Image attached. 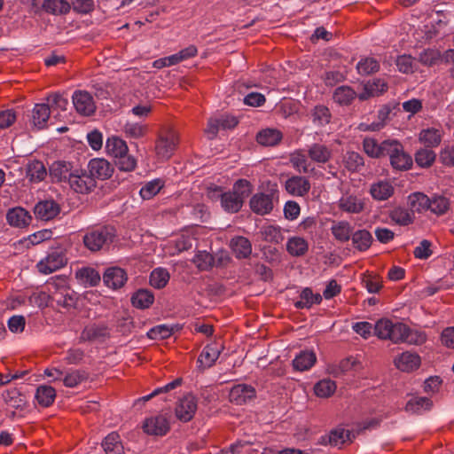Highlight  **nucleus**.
<instances>
[{
    "label": "nucleus",
    "mask_w": 454,
    "mask_h": 454,
    "mask_svg": "<svg viewBox=\"0 0 454 454\" xmlns=\"http://www.w3.org/2000/svg\"><path fill=\"white\" fill-rule=\"evenodd\" d=\"M106 151L121 171L131 172L137 168V159L129 153V147L123 139L115 136L108 137Z\"/></svg>",
    "instance_id": "obj_1"
},
{
    "label": "nucleus",
    "mask_w": 454,
    "mask_h": 454,
    "mask_svg": "<svg viewBox=\"0 0 454 454\" xmlns=\"http://www.w3.org/2000/svg\"><path fill=\"white\" fill-rule=\"evenodd\" d=\"M116 236L114 227L111 225H98L87 229L83 235L84 247L91 252H98L113 243Z\"/></svg>",
    "instance_id": "obj_2"
},
{
    "label": "nucleus",
    "mask_w": 454,
    "mask_h": 454,
    "mask_svg": "<svg viewBox=\"0 0 454 454\" xmlns=\"http://www.w3.org/2000/svg\"><path fill=\"white\" fill-rule=\"evenodd\" d=\"M251 193V184L246 179L238 180L232 192H225L223 195L221 206L228 213L239 212L244 203V200Z\"/></svg>",
    "instance_id": "obj_3"
},
{
    "label": "nucleus",
    "mask_w": 454,
    "mask_h": 454,
    "mask_svg": "<svg viewBox=\"0 0 454 454\" xmlns=\"http://www.w3.org/2000/svg\"><path fill=\"white\" fill-rule=\"evenodd\" d=\"M179 144V135L173 129L161 131L155 142V153L160 160H168L172 157Z\"/></svg>",
    "instance_id": "obj_4"
},
{
    "label": "nucleus",
    "mask_w": 454,
    "mask_h": 454,
    "mask_svg": "<svg viewBox=\"0 0 454 454\" xmlns=\"http://www.w3.org/2000/svg\"><path fill=\"white\" fill-rule=\"evenodd\" d=\"M405 324L394 323L388 318L378 320L373 327L374 334L380 340H389L393 343H401L402 333H404Z\"/></svg>",
    "instance_id": "obj_5"
},
{
    "label": "nucleus",
    "mask_w": 454,
    "mask_h": 454,
    "mask_svg": "<svg viewBox=\"0 0 454 454\" xmlns=\"http://www.w3.org/2000/svg\"><path fill=\"white\" fill-rule=\"evenodd\" d=\"M67 262V259L64 251L60 248L51 250L47 255L39 261L36 268L40 273L51 274L62 267Z\"/></svg>",
    "instance_id": "obj_6"
},
{
    "label": "nucleus",
    "mask_w": 454,
    "mask_h": 454,
    "mask_svg": "<svg viewBox=\"0 0 454 454\" xmlns=\"http://www.w3.org/2000/svg\"><path fill=\"white\" fill-rule=\"evenodd\" d=\"M198 409V400L192 394H185L176 403L175 415L182 422L191 421Z\"/></svg>",
    "instance_id": "obj_7"
},
{
    "label": "nucleus",
    "mask_w": 454,
    "mask_h": 454,
    "mask_svg": "<svg viewBox=\"0 0 454 454\" xmlns=\"http://www.w3.org/2000/svg\"><path fill=\"white\" fill-rule=\"evenodd\" d=\"M73 104L78 114L83 116H90L96 111V105L91 94L84 90L74 92Z\"/></svg>",
    "instance_id": "obj_8"
},
{
    "label": "nucleus",
    "mask_w": 454,
    "mask_h": 454,
    "mask_svg": "<svg viewBox=\"0 0 454 454\" xmlns=\"http://www.w3.org/2000/svg\"><path fill=\"white\" fill-rule=\"evenodd\" d=\"M255 388L248 384H237L229 392V401L236 405H242L254 399Z\"/></svg>",
    "instance_id": "obj_9"
},
{
    "label": "nucleus",
    "mask_w": 454,
    "mask_h": 454,
    "mask_svg": "<svg viewBox=\"0 0 454 454\" xmlns=\"http://www.w3.org/2000/svg\"><path fill=\"white\" fill-rule=\"evenodd\" d=\"M68 184L76 192L87 193L96 186L95 179L85 172L76 171L69 177Z\"/></svg>",
    "instance_id": "obj_10"
},
{
    "label": "nucleus",
    "mask_w": 454,
    "mask_h": 454,
    "mask_svg": "<svg viewBox=\"0 0 454 454\" xmlns=\"http://www.w3.org/2000/svg\"><path fill=\"white\" fill-rule=\"evenodd\" d=\"M310 183L309 179L302 176H293L285 183L286 191L292 196L303 197L307 195L310 190Z\"/></svg>",
    "instance_id": "obj_11"
},
{
    "label": "nucleus",
    "mask_w": 454,
    "mask_h": 454,
    "mask_svg": "<svg viewBox=\"0 0 454 454\" xmlns=\"http://www.w3.org/2000/svg\"><path fill=\"white\" fill-rule=\"evenodd\" d=\"M49 285L54 286L56 291L52 293L54 301L64 308H71L74 306L75 297L73 291L66 286L65 280H60V283L52 282Z\"/></svg>",
    "instance_id": "obj_12"
},
{
    "label": "nucleus",
    "mask_w": 454,
    "mask_h": 454,
    "mask_svg": "<svg viewBox=\"0 0 454 454\" xmlns=\"http://www.w3.org/2000/svg\"><path fill=\"white\" fill-rule=\"evenodd\" d=\"M143 428L147 434L164 435L169 430V423L164 415H157L146 419Z\"/></svg>",
    "instance_id": "obj_13"
},
{
    "label": "nucleus",
    "mask_w": 454,
    "mask_h": 454,
    "mask_svg": "<svg viewBox=\"0 0 454 454\" xmlns=\"http://www.w3.org/2000/svg\"><path fill=\"white\" fill-rule=\"evenodd\" d=\"M128 280L126 271L120 267H110L103 274L105 285L114 290L119 289L124 286Z\"/></svg>",
    "instance_id": "obj_14"
},
{
    "label": "nucleus",
    "mask_w": 454,
    "mask_h": 454,
    "mask_svg": "<svg viewBox=\"0 0 454 454\" xmlns=\"http://www.w3.org/2000/svg\"><path fill=\"white\" fill-rule=\"evenodd\" d=\"M290 162L299 173L312 174L315 171L313 162L308 156V152L299 149L290 154Z\"/></svg>",
    "instance_id": "obj_15"
},
{
    "label": "nucleus",
    "mask_w": 454,
    "mask_h": 454,
    "mask_svg": "<svg viewBox=\"0 0 454 454\" xmlns=\"http://www.w3.org/2000/svg\"><path fill=\"white\" fill-rule=\"evenodd\" d=\"M90 175L95 179H107L111 177L114 173V167L111 163L103 158H95L89 162Z\"/></svg>",
    "instance_id": "obj_16"
},
{
    "label": "nucleus",
    "mask_w": 454,
    "mask_h": 454,
    "mask_svg": "<svg viewBox=\"0 0 454 454\" xmlns=\"http://www.w3.org/2000/svg\"><path fill=\"white\" fill-rule=\"evenodd\" d=\"M273 207L272 194L259 192L254 194L250 200V207L257 215L270 214Z\"/></svg>",
    "instance_id": "obj_17"
},
{
    "label": "nucleus",
    "mask_w": 454,
    "mask_h": 454,
    "mask_svg": "<svg viewBox=\"0 0 454 454\" xmlns=\"http://www.w3.org/2000/svg\"><path fill=\"white\" fill-rule=\"evenodd\" d=\"M364 207V200L353 194H344L338 201L339 209L348 214H360Z\"/></svg>",
    "instance_id": "obj_18"
},
{
    "label": "nucleus",
    "mask_w": 454,
    "mask_h": 454,
    "mask_svg": "<svg viewBox=\"0 0 454 454\" xmlns=\"http://www.w3.org/2000/svg\"><path fill=\"white\" fill-rule=\"evenodd\" d=\"M351 441V432L342 427L333 429L329 434L322 435L319 438V443L322 445L340 446L347 442Z\"/></svg>",
    "instance_id": "obj_19"
},
{
    "label": "nucleus",
    "mask_w": 454,
    "mask_h": 454,
    "mask_svg": "<svg viewBox=\"0 0 454 454\" xmlns=\"http://www.w3.org/2000/svg\"><path fill=\"white\" fill-rule=\"evenodd\" d=\"M393 107L390 105L382 106L378 111V121L372 123L362 122L358 125L360 131H380L386 125L390 119Z\"/></svg>",
    "instance_id": "obj_20"
},
{
    "label": "nucleus",
    "mask_w": 454,
    "mask_h": 454,
    "mask_svg": "<svg viewBox=\"0 0 454 454\" xmlns=\"http://www.w3.org/2000/svg\"><path fill=\"white\" fill-rule=\"evenodd\" d=\"M308 156L314 163L325 164L332 159L333 150L325 144L314 143L308 148Z\"/></svg>",
    "instance_id": "obj_21"
},
{
    "label": "nucleus",
    "mask_w": 454,
    "mask_h": 454,
    "mask_svg": "<svg viewBox=\"0 0 454 454\" xmlns=\"http://www.w3.org/2000/svg\"><path fill=\"white\" fill-rule=\"evenodd\" d=\"M394 364L400 371L410 372L420 366L421 359L418 354L406 351L396 356Z\"/></svg>",
    "instance_id": "obj_22"
},
{
    "label": "nucleus",
    "mask_w": 454,
    "mask_h": 454,
    "mask_svg": "<svg viewBox=\"0 0 454 454\" xmlns=\"http://www.w3.org/2000/svg\"><path fill=\"white\" fill-rule=\"evenodd\" d=\"M109 336V329L103 324H91L84 327L80 335L81 341L103 340Z\"/></svg>",
    "instance_id": "obj_23"
},
{
    "label": "nucleus",
    "mask_w": 454,
    "mask_h": 454,
    "mask_svg": "<svg viewBox=\"0 0 454 454\" xmlns=\"http://www.w3.org/2000/svg\"><path fill=\"white\" fill-rule=\"evenodd\" d=\"M60 212L59 206L54 200L39 201L34 208V213L38 219L50 221Z\"/></svg>",
    "instance_id": "obj_24"
},
{
    "label": "nucleus",
    "mask_w": 454,
    "mask_h": 454,
    "mask_svg": "<svg viewBox=\"0 0 454 454\" xmlns=\"http://www.w3.org/2000/svg\"><path fill=\"white\" fill-rule=\"evenodd\" d=\"M394 192L393 184L387 180H380L372 184L369 191L372 199L379 201L388 200Z\"/></svg>",
    "instance_id": "obj_25"
},
{
    "label": "nucleus",
    "mask_w": 454,
    "mask_h": 454,
    "mask_svg": "<svg viewBox=\"0 0 454 454\" xmlns=\"http://www.w3.org/2000/svg\"><path fill=\"white\" fill-rule=\"evenodd\" d=\"M443 130L436 128L422 129L419 134V141L427 148L437 147L442 139Z\"/></svg>",
    "instance_id": "obj_26"
},
{
    "label": "nucleus",
    "mask_w": 454,
    "mask_h": 454,
    "mask_svg": "<svg viewBox=\"0 0 454 454\" xmlns=\"http://www.w3.org/2000/svg\"><path fill=\"white\" fill-rule=\"evenodd\" d=\"M51 111L47 104H36L31 115V123L36 129L46 128L47 121L50 118Z\"/></svg>",
    "instance_id": "obj_27"
},
{
    "label": "nucleus",
    "mask_w": 454,
    "mask_h": 454,
    "mask_svg": "<svg viewBox=\"0 0 454 454\" xmlns=\"http://www.w3.org/2000/svg\"><path fill=\"white\" fill-rule=\"evenodd\" d=\"M10 225L24 228L30 224L32 217L29 213L22 207L10 209L6 215Z\"/></svg>",
    "instance_id": "obj_28"
},
{
    "label": "nucleus",
    "mask_w": 454,
    "mask_h": 454,
    "mask_svg": "<svg viewBox=\"0 0 454 454\" xmlns=\"http://www.w3.org/2000/svg\"><path fill=\"white\" fill-rule=\"evenodd\" d=\"M231 248L239 259L248 258L252 254V245L248 239L243 236H237L231 239Z\"/></svg>",
    "instance_id": "obj_29"
},
{
    "label": "nucleus",
    "mask_w": 454,
    "mask_h": 454,
    "mask_svg": "<svg viewBox=\"0 0 454 454\" xmlns=\"http://www.w3.org/2000/svg\"><path fill=\"white\" fill-rule=\"evenodd\" d=\"M351 239L354 248L359 252L367 251L373 242L372 233L365 229L357 230L353 232L351 235Z\"/></svg>",
    "instance_id": "obj_30"
},
{
    "label": "nucleus",
    "mask_w": 454,
    "mask_h": 454,
    "mask_svg": "<svg viewBox=\"0 0 454 454\" xmlns=\"http://www.w3.org/2000/svg\"><path fill=\"white\" fill-rule=\"evenodd\" d=\"M47 176L44 164L37 160H30L26 166V176L32 183H39Z\"/></svg>",
    "instance_id": "obj_31"
},
{
    "label": "nucleus",
    "mask_w": 454,
    "mask_h": 454,
    "mask_svg": "<svg viewBox=\"0 0 454 454\" xmlns=\"http://www.w3.org/2000/svg\"><path fill=\"white\" fill-rule=\"evenodd\" d=\"M317 356L312 350H303L293 360L294 370L304 372L309 370L316 363Z\"/></svg>",
    "instance_id": "obj_32"
},
{
    "label": "nucleus",
    "mask_w": 454,
    "mask_h": 454,
    "mask_svg": "<svg viewBox=\"0 0 454 454\" xmlns=\"http://www.w3.org/2000/svg\"><path fill=\"white\" fill-rule=\"evenodd\" d=\"M408 205L411 212L414 215L417 213H423L428 210L430 206L429 197L423 192H413L408 196Z\"/></svg>",
    "instance_id": "obj_33"
},
{
    "label": "nucleus",
    "mask_w": 454,
    "mask_h": 454,
    "mask_svg": "<svg viewBox=\"0 0 454 454\" xmlns=\"http://www.w3.org/2000/svg\"><path fill=\"white\" fill-rule=\"evenodd\" d=\"M76 279L85 286H95L100 282L99 273L93 268L84 267L75 272Z\"/></svg>",
    "instance_id": "obj_34"
},
{
    "label": "nucleus",
    "mask_w": 454,
    "mask_h": 454,
    "mask_svg": "<svg viewBox=\"0 0 454 454\" xmlns=\"http://www.w3.org/2000/svg\"><path fill=\"white\" fill-rule=\"evenodd\" d=\"M72 174L71 164L66 161H55L50 167L51 177L58 182L69 181Z\"/></svg>",
    "instance_id": "obj_35"
},
{
    "label": "nucleus",
    "mask_w": 454,
    "mask_h": 454,
    "mask_svg": "<svg viewBox=\"0 0 454 454\" xmlns=\"http://www.w3.org/2000/svg\"><path fill=\"white\" fill-rule=\"evenodd\" d=\"M387 90V83L385 80L377 78L369 81L364 85V91L359 95L361 100L367 99L369 97L378 96Z\"/></svg>",
    "instance_id": "obj_36"
},
{
    "label": "nucleus",
    "mask_w": 454,
    "mask_h": 454,
    "mask_svg": "<svg viewBox=\"0 0 454 454\" xmlns=\"http://www.w3.org/2000/svg\"><path fill=\"white\" fill-rule=\"evenodd\" d=\"M309 250L308 241L301 237H291L286 242V251L292 256H302Z\"/></svg>",
    "instance_id": "obj_37"
},
{
    "label": "nucleus",
    "mask_w": 454,
    "mask_h": 454,
    "mask_svg": "<svg viewBox=\"0 0 454 454\" xmlns=\"http://www.w3.org/2000/svg\"><path fill=\"white\" fill-rule=\"evenodd\" d=\"M282 137V133L278 129H265L257 134L256 140L262 145L274 146L281 141Z\"/></svg>",
    "instance_id": "obj_38"
},
{
    "label": "nucleus",
    "mask_w": 454,
    "mask_h": 454,
    "mask_svg": "<svg viewBox=\"0 0 454 454\" xmlns=\"http://www.w3.org/2000/svg\"><path fill=\"white\" fill-rule=\"evenodd\" d=\"M353 228L347 221L334 222L331 227V232L334 239L340 242H347L352 235Z\"/></svg>",
    "instance_id": "obj_39"
},
{
    "label": "nucleus",
    "mask_w": 454,
    "mask_h": 454,
    "mask_svg": "<svg viewBox=\"0 0 454 454\" xmlns=\"http://www.w3.org/2000/svg\"><path fill=\"white\" fill-rule=\"evenodd\" d=\"M259 235L262 240L269 243L279 244L284 240L281 228L276 225H263Z\"/></svg>",
    "instance_id": "obj_40"
},
{
    "label": "nucleus",
    "mask_w": 454,
    "mask_h": 454,
    "mask_svg": "<svg viewBox=\"0 0 454 454\" xmlns=\"http://www.w3.org/2000/svg\"><path fill=\"white\" fill-rule=\"evenodd\" d=\"M389 217L392 222L400 226H407L414 222V215L411 210L396 207L389 212Z\"/></svg>",
    "instance_id": "obj_41"
},
{
    "label": "nucleus",
    "mask_w": 454,
    "mask_h": 454,
    "mask_svg": "<svg viewBox=\"0 0 454 454\" xmlns=\"http://www.w3.org/2000/svg\"><path fill=\"white\" fill-rule=\"evenodd\" d=\"M56 398V390L54 387L47 385H41L37 387L35 400L42 407L51 406Z\"/></svg>",
    "instance_id": "obj_42"
},
{
    "label": "nucleus",
    "mask_w": 454,
    "mask_h": 454,
    "mask_svg": "<svg viewBox=\"0 0 454 454\" xmlns=\"http://www.w3.org/2000/svg\"><path fill=\"white\" fill-rule=\"evenodd\" d=\"M43 10L53 15H64L70 12L71 4L67 0H43Z\"/></svg>",
    "instance_id": "obj_43"
},
{
    "label": "nucleus",
    "mask_w": 454,
    "mask_h": 454,
    "mask_svg": "<svg viewBox=\"0 0 454 454\" xmlns=\"http://www.w3.org/2000/svg\"><path fill=\"white\" fill-rule=\"evenodd\" d=\"M432 406L433 402L430 398L426 396H414L407 402L405 410L412 413H420L425 411H429Z\"/></svg>",
    "instance_id": "obj_44"
},
{
    "label": "nucleus",
    "mask_w": 454,
    "mask_h": 454,
    "mask_svg": "<svg viewBox=\"0 0 454 454\" xmlns=\"http://www.w3.org/2000/svg\"><path fill=\"white\" fill-rule=\"evenodd\" d=\"M220 356V349L215 344L207 345L200 353L198 362L205 367H211Z\"/></svg>",
    "instance_id": "obj_45"
},
{
    "label": "nucleus",
    "mask_w": 454,
    "mask_h": 454,
    "mask_svg": "<svg viewBox=\"0 0 454 454\" xmlns=\"http://www.w3.org/2000/svg\"><path fill=\"white\" fill-rule=\"evenodd\" d=\"M129 138L139 139L148 133V126L141 122L127 121L122 129Z\"/></svg>",
    "instance_id": "obj_46"
},
{
    "label": "nucleus",
    "mask_w": 454,
    "mask_h": 454,
    "mask_svg": "<svg viewBox=\"0 0 454 454\" xmlns=\"http://www.w3.org/2000/svg\"><path fill=\"white\" fill-rule=\"evenodd\" d=\"M384 141L379 143L375 138L365 137L363 141L364 152L371 158L379 159L383 157Z\"/></svg>",
    "instance_id": "obj_47"
},
{
    "label": "nucleus",
    "mask_w": 454,
    "mask_h": 454,
    "mask_svg": "<svg viewBox=\"0 0 454 454\" xmlns=\"http://www.w3.org/2000/svg\"><path fill=\"white\" fill-rule=\"evenodd\" d=\"M154 301V296L152 292L140 289L137 291L131 297L132 305L137 309H147Z\"/></svg>",
    "instance_id": "obj_48"
},
{
    "label": "nucleus",
    "mask_w": 454,
    "mask_h": 454,
    "mask_svg": "<svg viewBox=\"0 0 454 454\" xmlns=\"http://www.w3.org/2000/svg\"><path fill=\"white\" fill-rule=\"evenodd\" d=\"M106 454H123V446L117 433L109 434L102 443Z\"/></svg>",
    "instance_id": "obj_49"
},
{
    "label": "nucleus",
    "mask_w": 454,
    "mask_h": 454,
    "mask_svg": "<svg viewBox=\"0 0 454 454\" xmlns=\"http://www.w3.org/2000/svg\"><path fill=\"white\" fill-rule=\"evenodd\" d=\"M356 97V91L348 86L338 87L333 93V100L340 106L351 104Z\"/></svg>",
    "instance_id": "obj_50"
},
{
    "label": "nucleus",
    "mask_w": 454,
    "mask_h": 454,
    "mask_svg": "<svg viewBox=\"0 0 454 454\" xmlns=\"http://www.w3.org/2000/svg\"><path fill=\"white\" fill-rule=\"evenodd\" d=\"M429 200L430 206H428V210L436 215H442L450 209V200L444 196L434 195Z\"/></svg>",
    "instance_id": "obj_51"
},
{
    "label": "nucleus",
    "mask_w": 454,
    "mask_h": 454,
    "mask_svg": "<svg viewBox=\"0 0 454 454\" xmlns=\"http://www.w3.org/2000/svg\"><path fill=\"white\" fill-rule=\"evenodd\" d=\"M401 343H408L413 345H421L426 342L427 335L417 330H411L405 325L404 333H402Z\"/></svg>",
    "instance_id": "obj_52"
},
{
    "label": "nucleus",
    "mask_w": 454,
    "mask_h": 454,
    "mask_svg": "<svg viewBox=\"0 0 454 454\" xmlns=\"http://www.w3.org/2000/svg\"><path fill=\"white\" fill-rule=\"evenodd\" d=\"M88 373L82 370H73L62 377L63 383L67 387H75L87 380Z\"/></svg>",
    "instance_id": "obj_53"
},
{
    "label": "nucleus",
    "mask_w": 454,
    "mask_h": 454,
    "mask_svg": "<svg viewBox=\"0 0 454 454\" xmlns=\"http://www.w3.org/2000/svg\"><path fill=\"white\" fill-rule=\"evenodd\" d=\"M169 280V274L163 268L153 270L150 275V284L152 286L160 289L163 288Z\"/></svg>",
    "instance_id": "obj_54"
},
{
    "label": "nucleus",
    "mask_w": 454,
    "mask_h": 454,
    "mask_svg": "<svg viewBox=\"0 0 454 454\" xmlns=\"http://www.w3.org/2000/svg\"><path fill=\"white\" fill-rule=\"evenodd\" d=\"M336 390V384L331 380H322L314 387V392L317 396L326 398L331 396Z\"/></svg>",
    "instance_id": "obj_55"
},
{
    "label": "nucleus",
    "mask_w": 454,
    "mask_h": 454,
    "mask_svg": "<svg viewBox=\"0 0 454 454\" xmlns=\"http://www.w3.org/2000/svg\"><path fill=\"white\" fill-rule=\"evenodd\" d=\"M163 187V182L160 179H154L146 183L140 189V196L143 200H151L153 198Z\"/></svg>",
    "instance_id": "obj_56"
},
{
    "label": "nucleus",
    "mask_w": 454,
    "mask_h": 454,
    "mask_svg": "<svg viewBox=\"0 0 454 454\" xmlns=\"http://www.w3.org/2000/svg\"><path fill=\"white\" fill-rule=\"evenodd\" d=\"M413 160L411 156L405 151L397 154L390 163L391 167L399 171H405L412 167Z\"/></svg>",
    "instance_id": "obj_57"
},
{
    "label": "nucleus",
    "mask_w": 454,
    "mask_h": 454,
    "mask_svg": "<svg viewBox=\"0 0 454 454\" xmlns=\"http://www.w3.org/2000/svg\"><path fill=\"white\" fill-rule=\"evenodd\" d=\"M384 146L383 157L388 156L390 163L397 154L404 152L403 145L396 139L384 140Z\"/></svg>",
    "instance_id": "obj_58"
},
{
    "label": "nucleus",
    "mask_w": 454,
    "mask_h": 454,
    "mask_svg": "<svg viewBox=\"0 0 454 454\" xmlns=\"http://www.w3.org/2000/svg\"><path fill=\"white\" fill-rule=\"evenodd\" d=\"M435 157L434 152L427 147L415 153V161L419 167L428 168L434 162Z\"/></svg>",
    "instance_id": "obj_59"
},
{
    "label": "nucleus",
    "mask_w": 454,
    "mask_h": 454,
    "mask_svg": "<svg viewBox=\"0 0 454 454\" xmlns=\"http://www.w3.org/2000/svg\"><path fill=\"white\" fill-rule=\"evenodd\" d=\"M193 263L200 270H207L214 265V257L206 251H199L192 259Z\"/></svg>",
    "instance_id": "obj_60"
},
{
    "label": "nucleus",
    "mask_w": 454,
    "mask_h": 454,
    "mask_svg": "<svg viewBox=\"0 0 454 454\" xmlns=\"http://www.w3.org/2000/svg\"><path fill=\"white\" fill-rule=\"evenodd\" d=\"M356 69L360 74L369 75L379 71L380 64L373 58H365L357 63Z\"/></svg>",
    "instance_id": "obj_61"
},
{
    "label": "nucleus",
    "mask_w": 454,
    "mask_h": 454,
    "mask_svg": "<svg viewBox=\"0 0 454 454\" xmlns=\"http://www.w3.org/2000/svg\"><path fill=\"white\" fill-rule=\"evenodd\" d=\"M313 122L323 126L330 122L331 113L328 107L325 106H317L312 112Z\"/></svg>",
    "instance_id": "obj_62"
},
{
    "label": "nucleus",
    "mask_w": 454,
    "mask_h": 454,
    "mask_svg": "<svg viewBox=\"0 0 454 454\" xmlns=\"http://www.w3.org/2000/svg\"><path fill=\"white\" fill-rule=\"evenodd\" d=\"M442 59L441 52L437 50L427 49L419 54V60L421 64L432 67L439 63Z\"/></svg>",
    "instance_id": "obj_63"
},
{
    "label": "nucleus",
    "mask_w": 454,
    "mask_h": 454,
    "mask_svg": "<svg viewBox=\"0 0 454 454\" xmlns=\"http://www.w3.org/2000/svg\"><path fill=\"white\" fill-rule=\"evenodd\" d=\"M364 286L371 294L379 293L382 288V281L378 276L375 275H365L362 279Z\"/></svg>",
    "instance_id": "obj_64"
}]
</instances>
